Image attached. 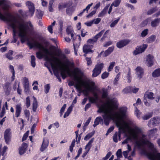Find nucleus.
Masks as SVG:
<instances>
[{
	"label": "nucleus",
	"instance_id": "f257e3e1",
	"mask_svg": "<svg viewBox=\"0 0 160 160\" xmlns=\"http://www.w3.org/2000/svg\"><path fill=\"white\" fill-rule=\"evenodd\" d=\"M117 102V100L113 99L108 100L104 104L99 107L97 112L104 113L102 116L105 124L106 126L108 125L110 121L113 120L115 121L116 125L119 128V130H121L124 132L126 129H128L129 135L122 142V144L127 143L128 141H134L139 148L144 145H147L152 152H148L144 149L142 150V152L152 160L148 155L154 153L156 155L158 153L154 145L148 140L146 136L143 134L142 130L140 128L136 125L130 127V123L125 122L123 120V118L125 116L126 112V108H121L118 110V112L115 113L114 110L116 109L118 107Z\"/></svg>",
	"mask_w": 160,
	"mask_h": 160
},
{
	"label": "nucleus",
	"instance_id": "f03ea898",
	"mask_svg": "<svg viewBox=\"0 0 160 160\" xmlns=\"http://www.w3.org/2000/svg\"><path fill=\"white\" fill-rule=\"evenodd\" d=\"M33 42L28 41V44L30 48L35 47L40 50L43 51L46 54V60L50 63L52 68L54 72L55 71H57L58 68H59L61 70V75L63 79H65L67 77L66 72L68 75H70L69 68L67 66L64 67L62 62L59 58L52 56V58H49L48 55L52 56V54L49 52L48 50L45 48L43 46L38 42L34 41Z\"/></svg>",
	"mask_w": 160,
	"mask_h": 160
},
{
	"label": "nucleus",
	"instance_id": "7ed1b4c3",
	"mask_svg": "<svg viewBox=\"0 0 160 160\" xmlns=\"http://www.w3.org/2000/svg\"><path fill=\"white\" fill-rule=\"evenodd\" d=\"M10 5V2L8 0H0V19L9 23L13 30V40L12 42L15 43L17 40L16 34L18 33V24L19 18H16L8 11Z\"/></svg>",
	"mask_w": 160,
	"mask_h": 160
},
{
	"label": "nucleus",
	"instance_id": "20e7f679",
	"mask_svg": "<svg viewBox=\"0 0 160 160\" xmlns=\"http://www.w3.org/2000/svg\"><path fill=\"white\" fill-rule=\"evenodd\" d=\"M70 74L69 75L72 77L74 80L77 82L75 87L79 93L82 92L85 96H88L89 95L88 91H93V87H91L88 82L82 80L83 73L80 68H74L72 73Z\"/></svg>",
	"mask_w": 160,
	"mask_h": 160
},
{
	"label": "nucleus",
	"instance_id": "39448f33",
	"mask_svg": "<svg viewBox=\"0 0 160 160\" xmlns=\"http://www.w3.org/2000/svg\"><path fill=\"white\" fill-rule=\"evenodd\" d=\"M19 22L18 23V36L21 38V42L23 43L26 39L28 33L32 35L34 33L33 25L30 21L25 22L20 16H18Z\"/></svg>",
	"mask_w": 160,
	"mask_h": 160
},
{
	"label": "nucleus",
	"instance_id": "423d86ee",
	"mask_svg": "<svg viewBox=\"0 0 160 160\" xmlns=\"http://www.w3.org/2000/svg\"><path fill=\"white\" fill-rule=\"evenodd\" d=\"M103 68V64L102 63H99L96 65L92 71V77H96L100 74Z\"/></svg>",
	"mask_w": 160,
	"mask_h": 160
},
{
	"label": "nucleus",
	"instance_id": "0eeeda50",
	"mask_svg": "<svg viewBox=\"0 0 160 160\" xmlns=\"http://www.w3.org/2000/svg\"><path fill=\"white\" fill-rule=\"evenodd\" d=\"M26 6L28 7V11H27L29 17H32L35 12V7L34 4L30 1H28L26 2Z\"/></svg>",
	"mask_w": 160,
	"mask_h": 160
},
{
	"label": "nucleus",
	"instance_id": "6e6552de",
	"mask_svg": "<svg viewBox=\"0 0 160 160\" xmlns=\"http://www.w3.org/2000/svg\"><path fill=\"white\" fill-rule=\"evenodd\" d=\"M104 31V30H102L96 35L93 38L88 39L87 41V42L90 44H93L96 42L98 39L99 38L103 33Z\"/></svg>",
	"mask_w": 160,
	"mask_h": 160
},
{
	"label": "nucleus",
	"instance_id": "1a4fd4ad",
	"mask_svg": "<svg viewBox=\"0 0 160 160\" xmlns=\"http://www.w3.org/2000/svg\"><path fill=\"white\" fill-rule=\"evenodd\" d=\"M160 123V118L158 117L153 118L149 121L148 125L149 127H152Z\"/></svg>",
	"mask_w": 160,
	"mask_h": 160
},
{
	"label": "nucleus",
	"instance_id": "9d476101",
	"mask_svg": "<svg viewBox=\"0 0 160 160\" xmlns=\"http://www.w3.org/2000/svg\"><path fill=\"white\" fill-rule=\"evenodd\" d=\"M11 137V132L10 128L7 129L5 131L4 133V138L6 142L8 144L10 141Z\"/></svg>",
	"mask_w": 160,
	"mask_h": 160
},
{
	"label": "nucleus",
	"instance_id": "9b49d317",
	"mask_svg": "<svg viewBox=\"0 0 160 160\" xmlns=\"http://www.w3.org/2000/svg\"><path fill=\"white\" fill-rule=\"evenodd\" d=\"M147 46V45L143 44L142 46L138 47L133 52V54L136 55L142 53L145 50Z\"/></svg>",
	"mask_w": 160,
	"mask_h": 160
},
{
	"label": "nucleus",
	"instance_id": "f8f14e48",
	"mask_svg": "<svg viewBox=\"0 0 160 160\" xmlns=\"http://www.w3.org/2000/svg\"><path fill=\"white\" fill-rule=\"evenodd\" d=\"M136 74L137 75V78L140 80L144 74V70L140 67H137L135 69Z\"/></svg>",
	"mask_w": 160,
	"mask_h": 160
},
{
	"label": "nucleus",
	"instance_id": "ddd939ff",
	"mask_svg": "<svg viewBox=\"0 0 160 160\" xmlns=\"http://www.w3.org/2000/svg\"><path fill=\"white\" fill-rule=\"evenodd\" d=\"M153 56L152 55L149 54L147 56L146 62L147 66H151L153 65Z\"/></svg>",
	"mask_w": 160,
	"mask_h": 160
},
{
	"label": "nucleus",
	"instance_id": "4468645a",
	"mask_svg": "<svg viewBox=\"0 0 160 160\" xmlns=\"http://www.w3.org/2000/svg\"><path fill=\"white\" fill-rule=\"evenodd\" d=\"M18 12L21 16L19 15H17V16H14L17 18H18V16H20L24 21L22 18H25L27 17H29L27 11L23 12L22 10L20 9L18 10Z\"/></svg>",
	"mask_w": 160,
	"mask_h": 160
},
{
	"label": "nucleus",
	"instance_id": "2eb2a0df",
	"mask_svg": "<svg viewBox=\"0 0 160 160\" xmlns=\"http://www.w3.org/2000/svg\"><path fill=\"white\" fill-rule=\"evenodd\" d=\"M28 147V145L27 143H23L19 149V153L20 155L24 154L26 152Z\"/></svg>",
	"mask_w": 160,
	"mask_h": 160
},
{
	"label": "nucleus",
	"instance_id": "dca6fc26",
	"mask_svg": "<svg viewBox=\"0 0 160 160\" xmlns=\"http://www.w3.org/2000/svg\"><path fill=\"white\" fill-rule=\"evenodd\" d=\"M22 111L21 104H17L15 106V116L18 118L20 116Z\"/></svg>",
	"mask_w": 160,
	"mask_h": 160
},
{
	"label": "nucleus",
	"instance_id": "f3484780",
	"mask_svg": "<svg viewBox=\"0 0 160 160\" xmlns=\"http://www.w3.org/2000/svg\"><path fill=\"white\" fill-rule=\"evenodd\" d=\"M129 40H123L117 43V47L119 48H121L126 45L128 44L129 42Z\"/></svg>",
	"mask_w": 160,
	"mask_h": 160
},
{
	"label": "nucleus",
	"instance_id": "a211bd4d",
	"mask_svg": "<svg viewBox=\"0 0 160 160\" xmlns=\"http://www.w3.org/2000/svg\"><path fill=\"white\" fill-rule=\"evenodd\" d=\"M92 47V45H84L83 47V52L86 54L89 52H92V51L91 49Z\"/></svg>",
	"mask_w": 160,
	"mask_h": 160
},
{
	"label": "nucleus",
	"instance_id": "6ab92c4d",
	"mask_svg": "<svg viewBox=\"0 0 160 160\" xmlns=\"http://www.w3.org/2000/svg\"><path fill=\"white\" fill-rule=\"evenodd\" d=\"M101 124H103V119L100 117H97L95 120L94 124L93 126L95 127L97 125H98L99 123Z\"/></svg>",
	"mask_w": 160,
	"mask_h": 160
},
{
	"label": "nucleus",
	"instance_id": "aec40b11",
	"mask_svg": "<svg viewBox=\"0 0 160 160\" xmlns=\"http://www.w3.org/2000/svg\"><path fill=\"white\" fill-rule=\"evenodd\" d=\"M148 155L152 160H160V153H158L156 155L153 153L148 154Z\"/></svg>",
	"mask_w": 160,
	"mask_h": 160
},
{
	"label": "nucleus",
	"instance_id": "412c9836",
	"mask_svg": "<svg viewBox=\"0 0 160 160\" xmlns=\"http://www.w3.org/2000/svg\"><path fill=\"white\" fill-rule=\"evenodd\" d=\"M10 83L9 82H7L5 83L4 87V89L5 92L6 94L8 95L11 90V88L9 87Z\"/></svg>",
	"mask_w": 160,
	"mask_h": 160
},
{
	"label": "nucleus",
	"instance_id": "4be33fe9",
	"mask_svg": "<svg viewBox=\"0 0 160 160\" xmlns=\"http://www.w3.org/2000/svg\"><path fill=\"white\" fill-rule=\"evenodd\" d=\"M153 95L154 94L152 92H147L144 94V98L145 99L148 98L150 99H153L154 98Z\"/></svg>",
	"mask_w": 160,
	"mask_h": 160
},
{
	"label": "nucleus",
	"instance_id": "5701e85b",
	"mask_svg": "<svg viewBox=\"0 0 160 160\" xmlns=\"http://www.w3.org/2000/svg\"><path fill=\"white\" fill-rule=\"evenodd\" d=\"M122 131V130H119V132L118 133L116 132L114 134V135L113 137V141L115 142H118V137L119 138V139H120V135L121 133V132Z\"/></svg>",
	"mask_w": 160,
	"mask_h": 160
},
{
	"label": "nucleus",
	"instance_id": "b1692460",
	"mask_svg": "<svg viewBox=\"0 0 160 160\" xmlns=\"http://www.w3.org/2000/svg\"><path fill=\"white\" fill-rule=\"evenodd\" d=\"M34 99V101L32 103V110L34 112H35L38 107V102L36 98L34 96L33 97Z\"/></svg>",
	"mask_w": 160,
	"mask_h": 160
},
{
	"label": "nucleus",
	"instance_id": "393cba45",
	"mask_svg": "<svg viewBox=\"0 0 160 160\" xmlns=\"http://www.w3.org/2000/svg\"><path fill=\"white\" fill-rule=\"evenodd\" d=\"M67 33L68 35H70L71 37V39H74V34L73 31L69 28H67L66 29Z\"/></svg>",
	"mask_w": 160,
	"mask_h": 160
},
{
	"label": "nucleus",
	"instance_id": "a878e982",
	"mask_svg": "<svg viewBox=\"0 0 160 160\" xmlns=\"http://www.w3.org/2000/svg\"><path fill=\"white\" fill-rule=\"evenodd\" d=\"M160 22V19L157 18L152 21L151 23V26L152 27H155L157 26Z\"/></svg>",
	"mask_w": 160,
	"mask_h": 160
},
{
	"label": "nucleus",
	"instance_id": "bb28decb",
	"mask_svg": "<svg viewBox=\"0 0 160 160\" xmlns=\"http://www.w3.org/2000/svg\"><path fill=\"white\" fill-rule=\"evenodd\" d=\"M109 6V5H107L106 6V7L104 8L103 9L99 14L98 15V16L99 17H102L104 16L106 13L108 9Z\"/></svg>",
	"mask_w": 160,
	"mask_h": 160
},
{
	"label": "nucleus",
	"instance_id": "cd10ccee",
	"mask_svg": "<svg viewBox=\"0 0 160 160\" xmlns=\"http://www.w3.org/2000/svg\"><path fill=\"white\" fill-rule=\"evenodd\" d=\"M153 77H156L160 76V68L156 69L152 73Z\"/></svg>",
	"mask_w": 160,
	"mask_h": 160
},
{
	"label": "nucleus",
	"instance_id": "c85d7f7f",
	"mask_svg": "<svg viewBox=\"0 0 160 160\" xmlns=\"http://www.w3.org/2000/svg\"><path fill=\"white\" fill-rule=\"evenodd\" d=\"M48 145V143L47 142L45 143V141L43 139L42 143V144L40 150L41 151H43L47 148Z\"/></svg>",
	"mask_w": 160,
	"mask_h": 160
},
{
	"label": "nucleus",
	"instance_id": "c756f323",
	"mask_svg": "<svg viewBox=\"0 0 160 160\" xmlns=\"http://www.w3.org/2000/svg\"><path fill=\"white\" fill-rule=\"evenodd\" d=\"M13 52L12 51H9L8 52L6 53L5 55L7 58L10 60H12L13 59L12 55L13 54Z\"/></svg>",
	"mask_w": 160,
	"mask_h": 160
},
{
	"label": "nucleus",
	"instance_id": "7c9ffc66",
	"mask_svg": "<svg viewBox=\"0 0 160 160\" xmlns=\"http://www.w3.org/2000/svg\"><path fill=\"white\" fill-rule=\"evenodd\" d=\"M72 108L71 106L69 107L68 108L67 112L65 113V114L64 115V116H63L64 118H65L66 117L68 116V115L70 114L71 112L72 111Z\"/></svg>",
	"mask_w": 160,
	"mask_h": 160
},
{
	"label": "nucleus",
	"instance_id": "2f4dec72",
	"mask_svg": "<svg viewBox=\"0 0 160 160\" xmlns=\"http://www.w3.org/2000/svg\"><path fill=\"white\" fill-rule=\"evenodd\" d=\"M102 98H107L108 96L107 90L104 88H102Z\"/></svg>",
	"mask_w": 160,
	"mask_h": 160
},
{
	"label": "nucleus",
	"instance_id": "473e14b6",
	"mask_svg": "<svg viewBox=\"0 0 160 160\" xmlns=\"http://www.w3.org/2000/svg\"><path fill=\"white\" fill-rule=\"evenodd\" d=\"M131 89H132V87H127L124 88L122 91L124 93H127L131 92Z\"/></svg>",
	"mask_w": 160,
	"mask_h": 160
},
{
	"label": "nucleus",
	"instance_id": "72a5a7b5",
	"mask_svg": "<svg viewBox=\"0 0 160 160\" xmlns=\"http://www.w3.org/2000/svg\"><path fill=\"white\" fill-rule=\"evenodd\" d=\"M53 3V0H50L49 2L48 9L49 10L50 12L53 11V9L52 7V5Z\"/></svg>",
	"mask_w": 160,
	"mask_h": 160
},
{
	"label": "nucleus",
	"instance_id": "f704fd0d",
	"mask_svg": "<svg viewBox=\"0 0 160 160\" xmlns=\"http://www.w3.org/2000/svg\"><path fill=\"white\" fill-rule=\"evenodd\" d=\"M31 65L33 67H35L36 66L35 58L34 56L32 55L31 56Z\"/></svg>",
	"mask_w": 160,
	"mask_h": 160
},
{
	"label": "nucleus",
	"instance_id": "c9c22d12",
	"mask_svg": "<svg viewBox=\"0 0 160 160\" xmlns=\"http://www.w3.org/2000/svg\"><path fill=\"white\" fill-rule=\"evenodd\" d=\"M68 5L67 3H63L60 4L58 6V9L60 10L63 8H65L68 7Z\"/></svg>",
	"mask_w": 160,
	"mask_h": 160
},
{
	"label": "nucleus",
	"instance_id": "e433bc0d",
	"mask_svg": "<svg viewBox=\"0 0 160 160\" xmlns=\"http://www.w3.org/2000/svg\"><path fill=\"white\" fill-rule=\"evenodd\" d=\"M94 132H91L87 135L84 137V139L87 140L90 138L94 134Z\"/></svg>",
	"mask_w": 160,
	"mask_h": 160
},
{
	"label": "nucleus",
	"instance_id": "4c0bfd02",
	"mask_svg": "<svg viewBox=\"0 0 160 160\" xmlns=\"http://www.w3.org/2000/svg\"><path fill=\"white\" fill-rule=\"evenodd\" d=\"M157 131L158 129L156 128L151 130L149 131V134L151 136H153L157 133Z\"/></svg>",
	"mask_w": 160,
	"mask_h": 160
},
{
	"label": "nucleus",
	"instance_id": "58836bf2",
	"mask_svg": "<svg viewBox=\"0 0 160 160\" xmlns=\"http://www.w3.org/2000/svg\"><path fill=\"white\" fill-rule=\"evenodd\" d=\"M150 21V19L149 18H147L143 21L141 24V27H143L146 26L149 22Z\"/></svg>",
	"mask_w": 160,
	"mask_h": 160
},
{
	"label": "nucleus",
	"instance_id": "ea45409f",
	"mask_svg": "<svg viewBox=\"0 0 160 160\" xmlns=\"http://www.w3.org/2000/svg\"><path fill=\"white\" fill-rule=\"evenodd\" d=\"M152 116V114L151 113H149L142 117V118L143 120H147L151 117Z\"/></svg>",
	"mask_w": 160,
	"mask_h": 160
},
{
	"label": "nucleus",
	"instance_id": "a19ab883",
	"mask_svg": "<svg viewBox=\"0 0 160 160\" xmlns=\"http://www.w3.org/2000/svg\"><path fill=\"white\" fill-rule=\"evenodd\" d=\"M121 0H115L112 4V6H113L115 7L118 6L120 4Z\"/></svg>",
	"mask_w": 160,
	"mask_h": 160
},
{
	"label": "nucleus",
	"instance_id": "79ce46f5",
	"mask_svg": "<svg viewBox=\"0 0 160 160\" xmlns=\"http://www.w3.org/2000/svg\"><path fill=\"white\" fill-rule=\"evenodd\" d=\"M50 88V86L49 84H47L44 86V91L46 93L49 92Z\"/></svg>",
	"mask_w": 160,
	"mask_h": 160
},
{
	"label": "nucleus",
	"instance_id": "37998d69",
	"mask_svg": "<svg viewBox=\"0 0 160 160\" xmlns=\"http://www.w3.org/2000/svg\"><path fill=\"white\" fill-rule=\"evenodd\" d=\"M148 29H146L143 30L141 33V36L143 37L146 36L148 33Z\"/></svg>",
	"mask_w": 160,
	"mask_h": 160
},
{
	"label": "nucleus",
	"instance_id": "c03bdc74",
	"mask_svg": "<svg viewBox=\"0 0 160 160\" xmlns=\"http://www.w3.org/2000/svg\"><path fill=\"white\" fill-rule=\"evenodd\" d=\"M155 38L156 36H152L148 39V41L149 43L152 42L154 41Z\"/></svg>",
	"mask_w": 160,
	"mask_h": 160
},
{
	"label": "nucleus",
	"instance_id": "a18cd8bd",
	"mask_svg": "<svg viewBox=\"0 0 160 160\" xmlns=\"http://www.w3.org/2000/svg\"><path fill=\"white\" fill-rule=\"evenodd\" d=\"M116 155L118 158H120L122 157L121 149H119L118 150L116 153Z\"/></svg>",
	"mask_w": 160,
	"mask_h": 160
},
{
	"label": "nucleus",
	"instance_id": "49530a36",
	"mask_svg": "<svg viewBox=\"0 0 160 160\" xmlns=\"http://www.w3.org/2000/svg\"><path fill=\"white\" fill-rule=\"evenodd\" d=\"M36 13H37V17L38 18H41L43 15V12L41 11L40 10H37Z\"/></svg>",
	"mask_w": 160,
	"mask_h": 160
},
{
	"label": "nucleus",
	"instance_id": "de8ad7c7",
	"mask_svg": "<svg viewBox=\"0 0 160 160\" xmlns=\"http://www.w3.org/2000/svg\"><path fill=\"white\" fill-rule=\"evenodd\" d=\"M110 53V52H109L108 51V50H106L104 53H103V52H101L100 53V54L99 55L101 56L103 54V56L104 57H106V56H108Z\"/></svg>",
	"mask_w": 160,
	"mask_h": 160
},
{
	"label": "nucleus",
	"instance_id": "09e8293b",
	"mask_svg": "<svg viewBox=\"0 0 160 160\" xmlns=\"http://www.w3.org/2000/svg\"><path fill=\"white\" fill-rule=\"evenodd\" d=\"M127 78L128 80V82L129 83L131 82V72L130 69H129L128 74L127 75Z\"/></svg>",
	"mask_w": 160,
	"mask_h": 160
},
{
	"label": "nucleus",
	"instance_id": "8fccbe9b",
	"mask_svg": "<svg viewBox=\"0 0 160 160\" xmlns=\"http://www.w3.org/2000/svg\"><path fill=\"white\" fill-rule=\"evenodd\" d=\"M26 106L27 108H28L30 105V101L29 97H28L26 98Z\"/></svg>",
	"mask_w": 160,
	"mask_h": 160
},
{
	"label": "nucleus",
	"instance_id": "3c124183",
	"mask_svg": "<svg viewBox=\"0 0 160 160\" xmlns=\"http://www.w3.org/2000/svg\"><path fill=\"white\" fill-rule=\"evenodd\" d=\"M37 57L39 59H41L43 56L42 52L40 51L36 53Z\"/></svg>",
	"mask_w": 160,
	"mask_h": 160
},
{
	"label": "nucleus",
	"instance_id": "603ef678",
	"mask_svg": "<svg viewBox=\"0 0 160 160\" xmlns=\"http://www.w3.org/2000/svg\"><path fill=\"white\" fill-rule=\"evenodd\" d=\"M6 113L5 109L4 107V106H3L2 108V110L0 114V117L1 118Z\"/></svg>",
	"mask_w": 160,
	"mask_h": 160
},
{
	"label": "nucleus",
	"instance_id": "864d4df0",
	"mask_svg": "<svg viewBox=\"0 0 160 160\" xmlns=\"http://www.w3.org/2000/svg\"><path fill=\"white\" fill-rule=\"evenodd\" d=\"M88 99L89 102L91 103L96 102L98 100L97 99H96V98L94 97H88Z\"/></svg>",
	"mask_w": 160,
	"mask_h": 160
},
{
	"label": "nucleus",
	"instance_id": "5fc2aeb1",
	"mask_svg": "<svg viewBox=\"0 0 160 160\" xmlns=\"http://www.w3.org/2000/svg\"><path fill=\"white\" fill-rule=\"evenodd\" d=\"M115 64V62H112L110 63V66L108 68V71L109 72L110 71L112 70L113 67L114 66Z\"/></svg>",
	"mask_w": 160,
	"mask_h": 160
},
{
	"label": "nucleus",
	"instance_id": "6e6d98bb",
	"mask_svg": "<svg viewBox=\"0 0 160 160\" xmlns=\"http://www.w3.org/2000/svg\"><path fill=\"white\" fill-rule=\"evenodd\" d=\"M119 20V18H118V19L115 20L114 21L112 22L110 26L112 28L114 27L118 23Z\"/></svg>",
	"mask_w": 160,
	"mask_h": 160
},
{
	"label": "nucleus",
	"instance_id": "4d7b16f0",
	"mask_svg": "<svg viewBox=\"0 0 160 160\" xmlns=\"http://www.w3.org/2000/svg\"><path fill=\"white\" fill-rule=\"evenodd\" d=\"M29 133V131H27V132L24 134L22 138V141H23L25 140L28 137V134Z\"/></svg>",
	"mask_w": 160,
	"mask_h": 160
},
{
	"label": "nucleus",
	"instance_id": "13d9d810",
	"mask_svg": "<svg viewBox=\"0 0 160 160\" xmlns=\"http://www.w3.org/2000/svg\"><path fill=\"white\" fill-rule=\"evenodd\" d=\"M101 21V19L99 18H97L96 19H94L92 20L93 23L95 24H97L99 23Z\"/></svg>",
	"mask_w": 160,
	"mask_h": 160
},
{
	"label": "nucleus",
	"instance_id": "bf43d9fd",
	"mask_svg": "<svg viewBox=\"0 0 160 160\" xmlns=\"http://www.w3.org/2000/svg\"><path fill=\"white\" fill-rule=\"evenodd\" d=\"M109 73L105 72L103 73L101 76V78L102 79H104L107 78L109 75Z\"/></svg>",
	"mask_w": 160,
	"mask_h": 160
},
{
	"label": "nucleus",
	"instance_id": "052dcab7",
	"mask_svg": "<svg viewBox=\"0 0 160 160\" xmlns=\"http://www.w3.org/2000/svg\"><path fill=\"white\" fill-rule=\"evenodd\" d=\"M24 113L25 117L28 118V119H29L30 116V112L28 110L26 109L24 111Z\"/></svg>",
	"mask_w": 160,
	"mask_h": 160
},
{
	"label": "nucleus",
	"instance_id": "680f3d73",
	"mask_svg": "<svg viewBox=\"0 0 160 160\" xmlns=\"http://www.w3.org/2000/svg\"><path fill=\"white\" fill-rule=\"evenodd\" d=\"M66 107V104H64L62 107L60 111V112L61 113V115L62 114V113L64 112L65 109Z\"/></svg>",
	"mask_w": 160,
	"mask_h": 160
},
{
	"label": "nucleus",
	"instance_id": "e2e57ef3",
	"mask_svg": "<svg viewBox=\"0 0 160 160\" xmlns=\"http://www.w3.org/2000/svg\"><path fill=\"white\" fill-rule=\"evenodd\" d=\"M66 62L72 68H73L74 67V63L73 62H71L69 61L68 59L66 60Z\"/></svg>",
	"mask_w": 160,
	"mask_h": 160
},
{
	"label": "nucleus",
	"instance_id": "0e129e2a",
	"mask_svg": "<svg viewBox=\"0 0 160 160\" xmlns=\"http://www.w3.org/2000/svg\"><path fill=\"white\" fill-rule=\"evenodd\" d=\"M23 79H24V82L26 84V86H25L26 89H25V90H26V89L27 87V89H28V86H27V85L28 84V79L27 78H26V77L24 78H23Z\"/></svg>",
	"mask_w": 160,
	"mask_h": 160
},
{
	"label": "nucleus",
	"instance_id": "69168bd1",
	"mask_svg": "<svg viewBox=\"0 0 160 160\" xmlns=\"http://www.w3.org/2000/svg\"><path fill=\"white\" fill-rule=\"evenodd\" d=\"M135 113L138 118H139L140 117L141 112H140L139 110H138L137 108H136V109L135 110Z\"/></svg>",
	"mask_w": 160,
	"mask_h": 160
},
{
	"label": "nucleus",
	"instance_id": "338daca9",
	"mask_svg": "<svg viewBox=\"0 0 160 160\" xmlns=\"http://www.w3.org/2000/svg\"><path fill=\"white\" fill-rule=\"evenodd\" d=\"M91 145L89 144L88 143L86 145L85 149H86V151H87L88 152L89 151L90 148L91 147Z\"/></svg>",
	"mask_w": 160,
	"mask_h": 160
},
{
	"label": "nucleus",
	"instance_id": "774afa93",
	"mask_svg": "<svg viewBox=\"0 0 160 160\" xmlns=\"http://www.w3.org/2000/svg\"><path fill=\"white\" fill-rule=\"evenodd\" d=\"M155 9L152 8L148 11L147 12V14L148 15H151L155 12Z\"/></svg>",
	"mask_w": 160,
	"mask_h": 160
}]
</instances>
